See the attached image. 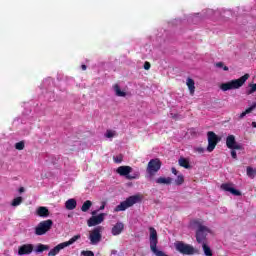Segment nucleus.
Wrapping results in <instances>:
<instances>
[{
	"label": "nucleus",
	"instance_id": "nucleus-1",
	"mask_svg": "<svg viewBox=\"0 0 256 256\" xmlns=\"http://www.w3.org/2000/svg\"><path fill=\"white\" fill-rule=\"evenodd\" d=\"M247 79H249V74H244L242 77L238 79L231 80L226 83H222L220 85L221 91H231L233 89H241L243 85L247 82Z\"/></svg>",
	"mask_w": 256,
	"mask_h": 256
},
{
	"label": "nucleus",
	"instance_id": "nucleus-2",
	"mask_svg": "<svg viewBox=\"0 0 256 256\" xmlns=\"http://www.w3.org/2000/svg\"><path fill=\"white\" fill-rule=\"evenodd\" d=\"M192 225L198 227V229L196 230L197 243H205V241H207V234L211 233V230L207 226H203V224L199 220L192 221Z\"/></svg>",
	"mask_w": 256,
	"mask_h": 256
},
{
	"label": "nucleus",
	"instance_id": "nucleus-3",
	"mask_svg": "<svg viewBox=\"0 0 256 256\" xmlns=\"http://www.w3.org/2000/svg\"><path fill=\"white\" fill-rule=\"evenodd\" d=\"M141 202L140 195H133L128 197L125 201H122L119 205L114 208L115 213H119V211H126L129 207H133L136 203Z\"/></svg>",
	"mask_w": 256,
	"mask_h": 256
},
{
	"label": "nucleus",
	"instance_id": "nucleus-4",
	"mask_svg": "<svg viewBox=\"0 0 256 256\" xmlns=\"http://www.w3.org/2000/svg\"><path fill=\"white\" fill-rule=\"evenodd\" d=\"M133 172V168L131 166H120L117 168L116 173L120 175V177H126L128 181H133V179H139L141 177V174L139 171Z\"/></svg>",
	"mask_w": 256,
	"mask_h": 256
},
{
	"label": "nucleus",
	"instance_id": "nucleus-5",
	"mask_svg": "<svg viewBox=\"0 0 256 256\" xmlns=\"http://www.w3.org/2000/svg\"><path fill=\"white\" fill-rule=\"evenodd\" d=\"M78 239H81V235H75L69 241L58 244L56 247H54L48 252V256L58 255L61 249H65V247H69V245H73V243H75V241H78Z\"/></svg>",
	"mask_w": 256,
	"mask_h": 256
},
{
	"label": "nucleus",
	"instance_id": "nucleus-6",
	"mask_svg": "<svg viewBox=\"0 0 256 256\" xmlns=\"http://www.w3.org/2000/svg\"><path fill=\"white\" fill-rule=\"evenodd\" d=\"M161 160L159 158L151 159L148 162L146 173H148L149 177H155L156 173L161 169Z\"/></svg>",
	"mask_w": 256,
	"mask_h": 256
},
{
	"label": "nucleus",
	"instance_id": "nucleus-7",
	"mask_svg": "<svg viewBox=\"0 0 256 256\" xmlns=\"http://www.w3.org/2000/svg\"><path fill=\"white\" fill-rule=\"evenodd\" d=\"M51 227H53V220L48 219V220L41 221L35 227V235H38V236L45 235V233H48V231H51Z\"/></svg>",
	"mask_w": 256,
	"mask_h": 256
},
{
	"label": "nucleus",
	"instance_id": "nucleus-8",
	"mask_svg": "<svg viewBox=\"0 0 256 256\" xmlns=\"http://www.w3.org/2000/svg\"><path fill=\"white\" fill-rule=\"evenodd\" d=\"M175 249L182 255H193L195 253V248L189 244H185L183 241L176 242Z\"/></svg>",
	"mask_w": 256,
	"mask_h": 256
},
{
	"label": "nucleus",
	"instance_id": "nucleus-9",
	"mask_svg": "<svg viewBox=\"0 0 256 256\" xmlns=\"http://www.w3.org/2000/svg\"><path fill=\"white\" fill-rule=\"evenodd\" d=\"M208 137V146H207V152L211 153L215 150V147H217V143L221 141V138L215 134L213 131L207 132Z\"/></svg>",
	"mask_w": 256,
	"mask_h": 256
},
{
	"label": "nucleus",
	"instance_id": "nucleus-10",
	"mask_svg": "<svg viewBox=\"0 0 256 256\" xmlns=\"http://www.w3.org/2000/svg\"><path fill=\"white\" fill-rule=\"evenodd\" d=\"M101 230V226H98L94 228L92 231H90L89 240L91 245H98L99 243H101Z\"/></svg>",
	"mask_w": 256,
	"mask_h": 256
},
{
	"label": "nucleus",
	"instance_id": "nucleus-11",
	"mask_svg": "<svg viewBox=\"0 0 256 256\" xmlns=\"http://www.w3.org/2000/svg\"><path fill=\"white\" fill-rule=\"evenodd\" d=\"M102 221H105V213L90 217L87 221V225L88 227H95V225H101Z\"/></svg>",
	"mask_w": 256,
	"mask_h": 256
},
{
	"label": "nucleus",
	"instance_id": "nucleus-12",
	"mask_svg": "<svg viewBox=\"0 0 256 256\" xmlns=\"http://www.w3.org/2000/svg\"><path fill=\"white\" fill-rule=\"evenodd\" d=\"M222 191H226L228 193H231L232 195H235L236 197H241V191L235 189L233 187V184L231 183H224L220 186Z\"/></svg>",
	"mask_w": 256,
	"mask_h": 256
},
{
	"label": "nucleus",
	"instance_id": "nucleus-13",
	"mask_svg": "<svg viewBox=\"0 0 256 256\" xmlns=\"http://www.w3.org/2000/svg\"><path fill=\"white\" fill-rule=\"evenodd\" d=\"M35 249L33 244H24L19 246L18 248V255H31Z\"/></svg>",
	"mask_w": 256,
	"mask_h": 256
},
{
	"label": "nucleus",
	"instance_id": "nucleus-14",
	"mask_svg": "<svg viewBox=\"0 0 256 256\" xmlns=\"http://www.w3.org/2000/svg\"><path fill=\"white\" fill-rule=\"evenodd\" d=\"M123 229H125V225L122 222H117L112 227V235L114 236L121 235V233H123Z\"/></svg>",
	"mask_w": 256,
	"mask_h": 256
},
{
	"label": "nucleus",
	"instance_id": "nucleus-15",
	"mask_svg": "<svg viewBox=\"0 0 256 256\" xmlns=\"http://www.w3.org/2000/svg\"><path fill=\"white\" fill-rule=\"evenodd\" d=\"M36 215L43 218L49 217V209L45 206H40L36 211Z\"/></svg>",
	"mask_w": 256,
	"mask_h": 256
},
{
	"label": "nucleus",
	"instance_id": "nucleus-16",
	"mask_svg": "<svg viewBox=\"0 0 256 256\" xmlns=\"http://www.w3.org/2000/svg\"><path fill=\"white\" fill-rule=\"evenodd\" d=\"M65 208L68 210V211H73V209H77V200L71 198V199H68L66 202H65Z\"/></svg>",
	"mask_w": 256,
	"mask_h": 256
},
{
	"label": "nucleus",
	"instance_id": "nucleus-17",
	"mask_svg": "<svg viewBox=\"0 0 256 256\" xmlns=\"http://www.w3.org/2000/svg\"><path fill=\"white\" fill-rule=\"evenodd\" d=\"M155 182L158 184V185H171V183H173V178L171 177H159L155 180Z\"/></svg>",
	"mask_w": 256,
	"mask_h": 256
},
{
	"label": "nucleus",
	"instance_id": "nucleus-18",
	"mask_svg": "<svg viewBox=\"0 0 256 256\" xmlns=\"http://www.w3.org/2000/svg\"><path fill=\"white\" fill-rule=\"evenodd\" d=\"M237 141L235 140V136L234 135H228L226 138V147H228V149H233L236 145Z\"/></svg>",
	"mask_w": 256,
	"mask_h": 256
},
{
	"label": "nucleus",
	"instance_id": "nucleus-19",
	"mask_svg": "<svg viewBox=\"0 0 256 256\" xmlns=\"http://www.w3.org/2000/svg\"><path fill=\"white\" fill-rule=\"evenodd\" d=\"M186 85L190 91V95H195V80L192 78H188L186 81Z\"/></svg>",
	"mask_w": 256,
	"mask_h": 256
},
{
	"label": "nucleus",
	"instance_id": "nucleus-20",
	"mask_svg": "<svg viewBox=\"0 0 256 256\" xmlns=\"http://www.w3.org/2000/svg\"><path fill=\"white\" fill-rule=\"evenodd\" d=\"M178 163H179L180 167H184V169H191V164L189 163V160L187 158L181 157L178 160Z\"/></svg>",
	"mask_w": 256,
	"mask_h": 256
},
{
	"label": "nucleus",
	"instance_id": "nucleus-21",
	"mask_svg": "<svg viewBox=\"0 0 256 256\" xmlns=\"http://www.w3.org/2000/svg\"><path fill=\"white\" fill-rule=\"evenodd\" d=\"M91 207H93V202H91V200H86L81 207V211L87 213Z\"/></svg>",
	"mask_w": 256,
	"mask_h": 256
},
{
	"label": "nucleus",
	"instance_id": "nucleus-22",
	"mask_svg": "<svg viewBox=\"0 0 256 256\" xmlns=\"http://www.w3.org/2000/svg\"><path fill=\"white\" fill-rule=\"evenodd\" d=\"M256 109V103L252 104L249 108H247L244 112L240 114V119H243L246 115H249V113H253V111Z\"/></svg>",
	"mask_w": 256,
	"mask_h": 256
},
{
	"label": "nucleus",
	"instance_id": "nucleus-23",
	"mask_svg": "<svg viewBox=\"0 0 256 256\" xmlns=\"http://www.w3.org/2000/svg\"><path fill=\"white\" fill-rule=\"evenodd\" d=\"M44 251H49V245L38 244L35 249V253H43Z\"/></svg>",
	"mask_w": 256,
	"mask_h": 256
},
{
	"label": "nucleus",
	"instance_id": "nucleus-24",
	"mask_svg": "<svg viewBox=\"0 0 256 256\" xmlns=\"http://www.w3.org/2000/svg\"><path fill=\"white\" fill-rule=\"evenodd\" d=\"M202 248L206 256H213V251L211 250V247H209L205 242L202 243Z\"/></svg>",
	"mask_w": 256,
	"mask_h": 256
},
{
	"label": "nucleus",
	"instance_id": "nucleus-25",
	"mask_svg": "<svg viewBox=\"0 0 256 256\" xmlns=\"http://www.w3.org/2000/svg\"><path fill=\"white\" fill-rule=\"evenodd\" d=\"M114 91H115L117 97H125L127 95V93L121 91V88L118 86V84L114 85Z\"/></svg>",
	"mask_w": 256,
	"mask_h": 256
},
{
	"label": "nucleus",
	"instance_id": "nucleus-26",
	"mask_svg": "<svg viewBox=\"0 0 256 256\" xmlns=\"http://www.w3.org/2000/svg\"><path fill=\"white\" fill-rule=\"evenodd\" d=\"M246 173H247V175H248L251 179H255L256 169H253V167L248 166V167L246 168Z\"/></svg>",
	"mask_w": 256,
	"mask_h": 256
},
{
	"label": "nucleus",
	"instance_id": "nucleus-27",
	"mask_svg": "<svg viewBox=\"0 0 256 256\" xmlns=\"http://www.w3.org/2000/svg\"><path fill=\"white\" fill-rule=\"evenodd\" d=\"M21 203H23V197L18 196L13 199L11 205H12V207H19V205H21Z\"/></svg>",
	"mask_w": 256,
	"mask_h": 256
},
{
	"label": "nucleus",
	"instance_id": "nucleus-28",
	"mask_svg": "<svg viewBox=\"0 0 256 256\" xmlns=\"http://www.w3.org/2000/svg\"><path fill=\"white\" fill-rule=\"evenodd\" d=\"M183 183H185V177L182 174H180L175 179V184L176 185H183Z\"/></svg>",
	"mask_w": 256,
	"mask_h": 256
},
{
	"label": "nucleus",
	"instance_id": "nucleus-29",
	"mask_svg": "<svg viewBox=\"0 0 256 256\" xmlns=\"http://www.w3.org/2000/svg\"><path fill=\"white\" fill-rule=\"evenodd\" d=\"M15 149H17V151H23L25 149V142L23 141L17 142L15 144Z\"/></svg>",
	"mask_w": 256,
	"mask_h": 256
},
{
	"label": "nucleus",
	"instance_id": "nucleus-30",
	"mask_svg": "<svg viewBox=\"0 0 256 256\" xmlns=\"http://www.w3.org/2000/svg\"><path fill=\"white\" fill-rule=\"evenodd\" d=\"M215 67H218L219 69H223V71H229V67L225 66V63L223 62H217L215 64Z\"/></svg>",
	"mask_w": 256,
	"mask_h": 256
},
{
	"label": "nucleus",
	"instance_id": "nucleus-31",
	"mask_svg": "<svg viewBox=\"0 0 256 256\" xmlns=\"http://www.w3.org/2000/svg\"><path fill=\"white\" fill-rule=\"evenodd\" d=\"M113 160L116 163H123V156H122V154H119L118 156H114Z\"/></svg>",
	"mask_w": 256,
	"mask_h": 256
},
{
	"label": "nucleus",
	"instance_id": "nucleus-32",
	"mask_svg": "<svg viewBox=\"0 0 256 256\" xmlns=\"http://www.w3.org/2000/svg\"><path fill=\"white\" fill-rule=\"evenodd\" d=\"M81 255H83V256H95V253H93V251H91V250H83L81 252Z\"/></svg>",
	"mask_w": 256,
	"mask_h": 256
},
{
	"label": "nucleus",
	"instance_id": "nucleus-33",
	"mask_svg": "<svg viewBox=\"0 0 256 256\" xmlns=\"http://www.w3.org/2000/svg\"><path fill=\"white\" fill-rule=\"evenodd\" d=\"M232 149H236L238 151H243V146L241 144L236 143V145H234V147Z\"/></svg>",
	"mask_w": 256,
	"mask_h": 256
},
{
	"label": "nucleus",
	"instance_id": "nucleus-34",
	"mask_svg": "<svg viewBox=\"0 0 256 256\" xmlns=\"http://www.w3.org/2000/svg\"><path fill=\"white\" fill-rule=\"evenodd\" d=\"M106 137H107L108 139H111V137H114L113 131L107 130V132H106Z\"/></svg>",
	"mask_w": 256,
	"mask_h": 256
},
{
	"label": "nucleus",
	"instance_id": "nucleus-35",
	"mask_svg": "<svg viewBox=\"0 0 256 256\" xmlns=\"http://www.w3.org/2000/svg\"><path fill=\"white\" fill-rule=\"evenodd\" d=\"M144 69H145L146 71H149V69H151V63L145 62V63H144Z\"/></svg>",
	"mask_w": 256,
	"mask_h": 256
},
{
	"label": "nucleus",
	"instance_id": "nucleus-36",
	"mask_svg": "<svg viewBox=\"0 0 256 256\" xmlns=\"http://www.w3.org/2000/svg\"><path fill=\"white\" fill-rule=\"evenodd\" d=\"M231 157L232 159H237V152L235 150L231 151Z\"/></svg>",
	"mask_w": 256,
	"mask_h": 256
},
{
	"label": "nucleus",
	"instance_id": "nucleus-37",
	"mask_svg": "<svg viewBox=\"0 0 256 256\" xmlns=\"http://www.w3.org/2000/svg\"><path fill=\"white\" fill-rule=\"evenodd\" d=\"M103 209H105V202H102V205L100 206L98 211H103Z\"/></svg>",
	"mask_w": 256,
	"mask_h": 256
},
{
	"label": "nucleus",
	"instance_id": "nucleus-38",
	"mask_svg": "<svg viewBox=\"0 0 256 256\" xmlns=\"http://www.w3.org/2000/svg\"><path fill=\"white\" fill-rule=\"evenodd\" d=\"M97 213H99V210H94L91 212L92 217H95V215H97Z\"/></svg>",
	"mask_w": 256,
	"mask_h": 256
},
{
	"label": "nucleus",
	"instance_id": "nucleus-39",
	"mask_svg": "<svg viewBox=\"0 0 256 256\" xmlns=\"http://www.w3.org/2000/svg\"><path fill=\"white\" fill-rule=\"evenodd\" d=\"M81 69H82V71H87V65L82 64V65H81Z\"/></svg>",
	"mask_w": 256,
	"mask_h": 256
},
{
	"label": "nucleus",
	"instance_id": "nucleus-40",
	"mask_svg": "<svg viewBox=\"0 0 256 256\" xmlns=\"http://www.w3.org/2000/svg\"><path fill=\"white\" fill-rule=\"evenodd\" d=\"M172 173H173V175H177L178 171L175 167L172 168Z\"/></svg>",
	"mask_w": 256,
	"mask_h": 256
},
{
	"label": "nucleus",
	"instance_id": "nucleus-41",
	"mask_svg": "<svg viewBox=\"0 0 256 256\" xmlns=\"http://www.w3.org/2000/svg\"><path fill=\"white\" fill-rule=\"evenodd\" d=\"M19 193H25V188L24 187H20L19 188Z\"/></svg>",
	"mask_w": 256,
	"mask_h": 256
},
{
	"label": "nucleus",
	"instance_id": "nucleus-42",
	"mask_svg": "<svg viewBox=\"0 0 256 256\" xmlns=\"http://www.w3.org/2000/svg\"><path fill=\"white\" fill-rule=\"evenodd\" d=\"M252 127L256 129V122H252Z\"/></svg>",
	"mask_w": 256,
	"mask_h": 256
},
{
	"label": "nucleus",
	"instance_id": "nucleus-43",
	"mask_svg": "<svg viewBox=\"0 0 256 256\" xmlns=\"http://www.w3.org/2000/svg\"><path fill=\"white\" fill-rule=\"evenodd\" d=\"M117 253V250H112L111 254L115 255Z\"/></svg>",
	"mask_w": 256,
	"mask_h": 256
}]
</instances>
